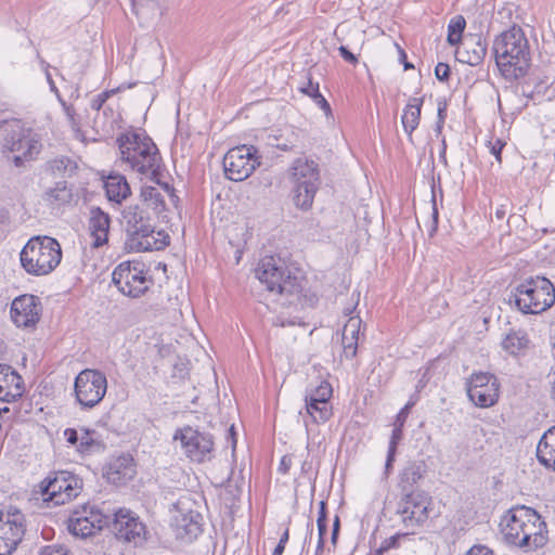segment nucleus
Listing matches in <instances>:
<instances>
[{
  "label": "nucleus",
  "mask_w": 555,
  "mask_h": 555,
  "mask_svg": "<svg viewBox=\"0 0 555 555\" xmlns=\"http://www.w3.org/2000/svg\"><path fill=\"white\" fill-rule=\"evenodd\" d=\"M500 527L504 542L526 553L537 551L547 542L546 524L542 516L525 505L511 507L503 515Z\"/></svg>",
  "instance_id": "1"
},
{
  "label": "nucleus",
  "mask_w": 555,
  "mask_h": 555,
  "mask_svg": "<svg viewBox=\"0 0 555 555\" xmlns=\"http://www.w3.org/2000/svg\"><path fill=\"white\" fill-rule=\"evenodd\" d=\"M42 149L39 135L22 119L0 120V153L2 159L14 168H24L37 159Z\"/></svg>",
  "instance_id": "2"
},
{
  "label": "nucleus",
  "mask_w": 555,
  "mask_h": 555,
  "mask_svg": "<svg viewBox=\"0 0 555 555\" xmlns=\"http://www.w3.org/2000/svg\"><path fill=\"white\" fill-rule=\"evenodd\" d=\"M492 52L498 67L507 78L518 79L530 66L528 40L520 27H512L495 38Z\"/></svg>",
  "instance_id": "3"
},
{
  "label": "nucleus",
  "mask_w": 555,
  "mask_h": 555,
  "mask_svg": "<svg viewBox=\"0 0 555 555\" xmlns=\"http://www.w3.org/2000/svg\"><path fill=\"white\" fill-rule=\"evenodd\" d=\"M122 217L127 224L125 246L130 251L163 250L170 244V236L165 231H158L154 236L155 225L146 208L141 205H130Z\"/></svg>",
  "instance_id": "4"
},
{
  "label": "nucleus",
  "mask_w": 555,
  "mask_h": 555,
  "mask_svg": "<svg viewBox=\"0 0 555 555\" xmlns=\"http://www.w3.org/2000/svg\"><path fill=\"white\" fill-rule=\"evenodd\" d=\"M120 159L133 171L156 179L162 156L153 140L144 133L127 132L117 138Z\"/></svg>",
  "instance_id": "5"
},
{
  "label": "nucleus",
  "mask_w": 555,
  "mask_h": 555,
  "mask_svg": "<svg viewBox=\"0 0 555 555\" xmlns=\"http://www.w3.org/2000/svg\"><path fill=\"white\" fill-rule=\"evenodd\" d=\"M257 279L269 292L299 299L304 291L302 280L294 274L279 256H264L256 268Z\"/></svg>",
  "instance_id": "6"
},
{
  "label": "nucleus",
  "mask_w": 555,
  "mask_h": 555,
  "mask_svg": "<svg viewBox=\"0 0 555 555\" xmlns=\"http://www.w3.org/2000/svg\"><path fill=\"white\" fill-rule=\"evenodd\" d=\"M519 311L538 314L550 309L555 302V287L544 276H529L515 287L509 295Z\"/></svg>",
  "instance_id": "7"
},
{
  "label": "nucleus",
  "mask_w": 555,
  "mask_h": 555,
  "mask_svg": "<svg viewBox=\"0 0 555 555\" xmlns=\"http://www.w3.org/2000/svg\"><path fill=\"white\" fill-rule=\"evenodd\" d=\"M60 243L49 236L31 237L21 251V263L25 271L33 275H46L61 262Z\"/></svg>",
  "instance_id": "8"
},
{
  "label": "nucleus",
  "mask_w": 555,
  "mask_h": 555,
  "mask_svg": "<svg viewBox=\"0 0 555 555\" xmlns=\"http://www.w3.org/2000/svg\"><path fill=\"white\" fill-rule=\"evenodd\" d=\"M144 268L145 264L140 261H124L114 269L112 282L125 296L139 298L153 284Z\"/></svg>",
  "instance_id": "9"
},
{
  "label": "nucleus",
  "mask_w": 555,
  "mask_h": 555,
  "mask_svg": "<svg viewBox=\"0 0 555 555\" xmlns=\"http://www.w3.org/2000/svg\"><path fill=\"white\" fill-rule=\"evenodd\" d=\"M396 515L400 524L410 532L423 526L429 518L433 504L431 496L425 493L399 494Z\"/></svg>",
  "instance_id": "10"
},
{
  "label": "nucleus",
  "mask_w": 555,
  "mask_h": 555,
  "mask_svg": "<svg viewBox=\"0 0 555 555\" xmlns=\"http://www.w3.org/2000/svg\"><path fill=\"white\" fill-rule=\"evenodd\" d=\"M107 391V379L99 370H82L75 378L74 392L82 410L98 405Z\"/></svg>",
  "instance_id": "11"
},
{
  "label": "nucleus",
  "mask_w": 555,
  "mask_h": 555,
  "mask_svg": "<svg viewBox=\"0 0 555 555\" xmlns=\"http://www.w3.org/2000/svg\"><path fill=\"white\" fill-rule=\"evenodd\" d=\"M261 164L258 150L254 145H238L227 152L223 157L225 177L231 181L247 179Z\"/></svg>",
  "instance_id": "12"
},
{
  "label": "nucleus",
  "mask_w": 555,
  "mask_h": 555,
  "mask_svg": "<svg viewBox=\"0 0 555 555\" xmlns=\"http://www.w3.org/2000/svg\"><path fill=\"white\" fill-rule=\"evenodd\" d=\"M112 518L107 527L115 534L117 540L142 546L147 540V529L145 524L132 511L119 508L111 513Z\"/></svg>",
  "instance_id": "13"
},
{
  "label": "nucleus",
  "mask_w": 555,
  "mask_h": 555,
  "mask_svg": "<svg viewBox=\"0 0 555 555\" xmlns=\"http://www.w3.org/2000/svg\"><path fill=\"white\" fill-rule=\"evenodd\" d=\"M26 532L25 515L10 506L0 509V555H11Z\"/></svg>",
  "instance_id": "14"
},
{
  "label": "nucleus",
  "mask_w": 555,
  "mask_h": 555,
  "mask_svg": "<svg viewBox=\"0 0 555 555\" xmlns=\"http://www.w3.org/2000/svg\"><path fill=\"white\" fill-rule=\"evenodd\" d=\"M82 488V480L76 475L60 470L42 481V493L56 505L65 504L75 499Z\"/></svg>",
  "instance_id": "15"
},
{
  "label": "nucleus",
  "mask_w": 555,
  "mask_h": 555,
  "mask_svg": "<svg viewBox=\"0 0 555 555\" xmlns=\"http://www.w3.org/2000/svg\"><path fill=\"white\" fill-rule=\"evenodd\" d=\"M173 439L181 441L185 455L193 462L203 463L214 456V440L208 433L186 426L177 430Z\"/></svg>",
  "instance_id": "16"
},
{
  "label": "nucleus",
  "mask_w": 555,
  "mask_h": 555,
  "mask_svg": "<svg viewBox=\"0 0 555 555\" xmlns=\"http://www.w3.org/2000/svg\"><path fill=\"white\" fill-rule=\"evenodd\" d=\"M466 391L476 406L490 408L499 400L500 383L490 373H474L466 383Z\"/></svg>",
  "instance_id": "17"
},
{
  "label": "nucleus",
  "mask_w": 555,
  "mask_h": 555,
  "mask_svg": "<svg viewBox=\"0 0 555 555\" xmlns=\"http://www.w3.org/2000/svg\"><path fill=\"white\" fill-rule=\"evenodd\" d=\"M189 505V498H181L175 504L179 512L175 518L176 537L184 543L194 541L203 531L202 514Z\"/></svg>",
  "instance_id": "18"
},
{
  "label": "nucleus",
  "mask_w": 555,
  "mask_h": 555,
  "mask_svg": "<svg viewBox=\"0 0 555 555\" xmlns=\"http://www.w3.org/2000/svg\"><path fill=\"white\" fill-rule=\"evenodd\" d=\"M64 438L83 457L103 452L106 449L101 435L95 429L86 426L66 428L64 430Z\"/></svg>",
  "instance_id": "19"
},
{
  "label": "nucleus",
  "mask_w": 555,
  "mask_h": 555,
  "mask_svg": "<svg viewBox=\"0 0 555 555\" xmlns=\"http://www.w3.org/2000/svg\"><path fill=\"white\" fill-rule=\"evenodd\" d=\"M11 319L17 327H34L41 317L39 297L25 294L16 297L11 305Z\"/></svg>",
  "instance_id": "20"
},
{
  "label": "nucleus",
  "mask_w": 555,
  "mask_h": 555,
  "mask_svg": "<svg viewBox=\"0 0 555 555\" xmlns=\"http://www.w3.org/2000/svg\"><path fill=\"white\" fill-rule=\"evenodd\" d=\"M426 473L427 465L424 461L408 462L399 474V494L425 493L418 489V482L424 479Z\"/></svg>",
  "instance_id": "21"
},
{
  "label": "nucleus",
  "mask_w": 555,
  "mask_h": 555,
  "mask_svg": "<svg viewBox=\"0 0 555 555\" xmlns=\"http://www.w3.org/2000/svg\"><path fill=\"white\" fill-rule=\"evenodd\" d=\"M487 41L482 36L469 34L465 36L462 46L456 50L460 62L470 66L479 65L487 54Z\"/></svg>",
  "instance_id": "22"
},
{
  "label": "nucleus",
  "mask_w": 555,
  "mask_h": 555,
  "mask_svg": "<svg viewBox=\"0 0 555 555\" xmlns=\"http://www.w3.org/2000/svg\"><path fill=\"white\" fill-rule=\"evenodd\" d=\"M22 376L8 364H0V400L13 402L23 396Z\"/></svg>",
  "instance_id": "23"
},
{
  "label": "nucleus",
  "mask_w": 555,
  "mask_h": 555,
  "mask_svg": "<svg viewBox=\"0 0 555 555\" xmlns=\"http://www.w3.org/2000/svg\"><path fill=\"white\" fill-rule=\"evenodd\" d=\"M135 474L133 459L129 454H122L109 462L104 476L108 482L120 486L133 479Z\"/></svg>",
  "instance_id": "24"
},
{
  "label": "nucleus",
  "mask_w": 555,
  "mask_h": 555,
  "mask_svg": "<svg viewBox=\"0 0 555 555\" xmlns=\"http://www.w3.org/2000/svg\"><path fill=\"white\" fill-rule=\"evenodd\" d=\"M111 218L107 212L100 207H91L89 218V229L94 237L93 246L99 247L107 242Z\"/></svg>",
  "instance_id": "25"
},
{
  "label": "nucleus",
  "mask_w": 555,
  "mask_h": 555,
  "mask_svg": "<svg viewBox=\"0 0 555 555\" xmlns=\"http://www.w3.org/2000/svg\"><path fill=\"white\" fill-rule=\"evenodd\" d=\"M106 197L109 202L121 204L131 195V189L127 179L119 173H111L104 180Z\"/></svg>",
  "instance_id": "26"
},
{
  "label": "nucleus",
  "mask_w": 555,
  "mask_h": 555,
  "mask_svg": "<svg viewBox=\"0 0 555 555\" xmlns=\"http://www.w3.org/2000/svg\"><path fill=\"white\" fill-rule=\"evenodd\" d=\"M292 175L296 184L320 185V171L318 164L313 160L298 158L292 167Z\"/></svg>",
  "instance_id": "27"
},
{
  "label": "nucleus",
  "mask_w": 555,
  "mask_h": 555,
  "mask_svg": "<svg viewBox=\"0 0 555 555\" xmlns=\"http://www.w3.org/2000/svg\"><path fill=\"white\" fill-rule=\"evenodd\" d=\"M537 459L545 468L555 472V425L550 427L539 440Z\"/></svg>",
  "instance_id": "28"
},
{
  "label": "nucleus",
  "mask_w": 555,
  "mask_h": 555,
  "mask_svg": "<svg viewBox=\"0 0 555 555\" xmlns=\"http://www.w3.org/2000/svg\"><path fill=\"white\" fill-rule=\"evenodd\" d=\"M424 98H410L408 104L403 108L401 124L404 132L408 134L410 142L413 141V131L418 127Z\"/></svg>",
  "instance_id": "29"
},
{
  "label": "nucleus",
  "mask_w": 555,
  "mask_h": 555,
  "mask_svg": "<svg viewBox=\"0 0 555 555\" xmlns=\"http://www.w3.org/2000/svg\"><path fill=\"white\" fill-rule=\"evenodd\" d=\"M104 527L106 526L98 524L93 520H89L87 516L76 515V509L72 512L67 524L68 531L73 535L82 539L94 534L96 531L102 530Z\"/></svg>",
  "instance_id": "30"
},
{
  "label": "nucleus",
  "mask_w": 555,
  "mask_h": 555,
  "mask_svg": "<svg viewBox=\"0 0 555 555\" xmlns=\"http://www.w3.org/2000/svg\"><path fill=\"white\" fill-rule=\"evenodd\" d=\"M143 207L152 209L155 216L160 215L166 209L164 196L152 185H143L140 193Z\"/></svg>",
  "instance_id": "31"
},
{
  "label": "nucleus",
  "mask_w": 555,
  "mask_h": 555,
  "mask_svg": "<svg viewBox=\"0 0 555 555\" xmlns=\"http://www.w3.org/2000/svg\"><path fill=\"white\" fill-rule=\"evenodd\" d=\"M73 198V189L67 185L66 181H59L54 188L47 190L43 194V199L55 206H63L68 204Z\"/></svg>",
  "instance_id": "32"
},
{
  "label": "nucleus",
  "mask_w": 555,
  "mask_h": 555,
  "mask_svg": "<svg viewBox=\"0 0 555 555\" xmlns=\"http://www.w3.org/2000/svg\"><path fill=\"white\" fill-rule=\"evenodd\" d=\"M299 91L309 98L318 105L327 118H333V113L330 103L321 94L319 89V82H313L311 77H307V82L299 87Z\"/></svg>",
  "instance_id": "33"
},
{
  "label": "nucleus",
  "mask_w": 555,
  "mask_h": 555,
  "mask_svg": "<svg viewBox=\"0 0 555 555\" xmlns=\"http://www.w3.org/2000/svg\"><path fill=\"white\" fill-rule=\"evenodd\" d=\"M318 189L319 185H314L313 183L306 185L296 184L294 189L295 205L302 210L311 208Z\"/></svg>",
  "instance_id": "34"
},
{
  "label": "nucleus",
  "mask_w": 555,
  "mask_h": 555,
  "mask_svg": "<svg viewBox=\"0 0 555 555\" xmlns=\"http://www.w3.org/2000/svg\"><path fill=\"white\" fill-rule=\"evenodd\" d=\"M48 166L53 176L61 178H70L78 170L77 163L66 156L52 159Z\"/></svg>",
  "instance_id": "35"
},
{
  "label": "nucleus",
  "mask_w": 555,
  "mask_h": 555,
  "mask_svg": "<svg viewBox=\"0 0 555 555\" xmlns=\"http://www.w3.org/2000/svg\"><path fill=\"white\" fill-rule=\"evenodd\" d=\"M529 339L521 331H511L502 340V348L508 353L516 356L528 347Z\"/></svg>",
  "instance_id": "36"
},
{
  "label": "nucleus",
  "mask_w": 555,
  "mask_h": 555,
  "mask_svg": "<svg viewBox=\"0 0 555 555\" xmlns=\"http://www.w3.org/2000/svg\"><path fill=\"white\" fill-rule=\"evenodd\" d=\"M306 410L309 417L315 424H322L330 420L332 416V406L330 404H320L311 398H306Z\"/></svg>",
  "instance_id": "37"
},
{
  "label": "nucleus",
  "mask_w": 555,
  "mask_h": 555,
  "mask_svg": "<svg viewBox=\"0 0 555 555\" xmlns=\"http://www.w3.org/2000/svg\"><path fill=\"white\" fill-rule=\"evenodd\" d=\"M466 27V21L462 15H455L448 25L447 41L450 46H457L463 37Z\"/></svg>",
  "instance_id": "38"
},
{
  "label": "nucleus",
  "mask_w": 555,
  "mask_h": 555,
  "mask_svg": "<svg viewBox=\"0 0 555 555\" xmlns=\"http://www.w3.org/2000/svg\"><path fill=\"white\" fill-rule=\"evenodd\" d=\"M76 515L87 516L89 520H93L105 526L109 525L112 518L111 513H105L102 508L89 504L82 505L80 508L76 509Z\"/></svg>",
  "instance_id": "39"
},
{
  "label": "nucleus",
  "mask_w": 555,
  "mask_h": 555,
  "mask_svg": "<svg viewBox=\"0 0 555 555\" xmlns=\"http://www.w3.org/2000/svg\"><path fill=\"white\" fill-rule=\"evenodd\" d=\"M332 393L333 389L331 384L323 380L310 395H307L306 398H311L314 402L320 404H330Z\"/></svg>",
  "instance_id": "40"
},
{
  "label": "nucleus",
  "mask_w": 555,
  "mask_h": 555,
  "mask_svg": "<svg viewBox=\"0 0 555 555\" xmlns=\"http://www.w3.org/2000/svg\"><path fill=\"white\" fill-rule=\"evenodd\" d=\"M327 505L325 501H320L317 518L318 537L325 538L327 533Z\"/></svg>",
  "instance_id": "41"
},
{
  "label": "nucleus",
  "mask_w": 555,
  "mask_h": 555,
  "mask_svg": "<svg viewBox=\"0 0 555 555\" xmlns=\"http://www.w3.org/2000/svg\"><path fill=\"white\" fill-rule=\"evenodd\" d=\"M362 320L359 317H350L346 322L343 334L348 339L359 338L361 333Z\"/></svg>",
  "instance_id": "42"
},
{
  "label": "nucleus",
  "mask_w": 555,
  "mask_h": 555,
  "mask_svg": "<svg viewBox=\"0 0 555 555\" xmlns=\"http://www.w3.org/2000/svg\"><path fill=\"white\" fill-rule=\"evenodd\" d=\"M359 338L348 339L341 334L343 353L346 359H353L357 356Z\"/></svg>",
  "instance_id": "43"
},
{
  "label": "nucleus",
  "mask_w": 555,
  "mask_h": 555,
  "mask_svg": "<svg viewBox=\"0 0 555 555\" xmlns=\"http://www.w3.org/2000/svg\"><path fill=\"white\" fill-rule=\"evenodd\" d=\"M162 177H163V169H162V167H159L157 178L150 179V180L155 182L156 184H158L165 192H167L172 203L178 202L179 197L175 193V188L169 182L162 181Z\"/></svg>",
  "instance_id": "44"
},
{
  "label": "nucleus",
  "mask_w": 555,
  "mask_h": 555,
  "mask_svg": "<svg viewBox=\"0 0 555 555\" xmlns=\"http://www.w3.org/2000/svg\"><path fill=\"white\" fill-rule=\"evenodd\" d=\"M269 144L275 146L281 151H292L295 147V142L293 140H281V135H269Z\"/></svg>",
  "instance_id": "45"
},
{
  "label": "nucleus",
  "mask_w": 555,
  "mask_h": 555,
  "mask_svg": "<svg viewBox=\"0 0 555 555\" xmlns=\"http://www.w3.org/2000/svg\"><path fill=\"white\" fill-rule=\"evenodd\" d=\"M37 59L39 60L40 64L42 65V67L44 69L46 78H47V81L49 83L50 90L53 93H55L57 100L62 99L61 94L59 92V89L56 88L55 82L52 79V76H51V74L49 72L50 65L40 56L39 52H37Z\"/></svg>",
  "instance_id": "46"
},
{
  "label": "nucleus",
  "mask_w": 555,
  "mask_h": 555,
  "mask_svg": "<svg viewBox=\"0 0 555 555\" xmlns=\"http://www.w3.org/2000/svg\"><path fill=\"white\" fill-rule=\"evenodd\" d=\"M403 437V427H399L397 425H393V429L391 433L388 450L397 452L398 444L402 440Z\"/></svg>",
  "instance_id": "47"
},
{
  "label": "nucleus",
  "mask_w": 555,
  "mask_h": 555,
  "mask_svg": "<svg viewBox=\"0 0 555 555\" xmlns=\"http://www.w3.org/2000/svg\"><path fill=\"white\" fill-rule=\"evenodd\" d=\"M112 92L113 91H104V92H101L100 94L95 95L90 102L91 108L94 111H100L103 107L104 103L111 96Z\"/></svg>",
  "instance_id": "48"
},
{
  "label": "nucleus",
  "mask_w": 555,
  "mask_h": 555,
  "mask_svg": "<svg viewBox=\"0 0 555 555\" xmlns=\"http://www.w3.org/2000/svg\"><path fill=\"white\" fill-rule=\"evenodd\" d=\"M39 555H69V552L64 545H48L41 550Z\"/></svg>",
  "instance_id": "49"
},
{
  "label": "nucleus",
  "mask_w": 555,
  "mask_h": 555,
  "mask_svg": "<svg viewBox=\"0 0 555 555\" xmlns=\"http://www.w3.org/2000/svg\"><path fill=\"white\" fill-rule=\"evenodd\" d=\"M435 76L439 81H447L450 77V66L447 63H438L435 67Z\"/></svg>",
  "instance_id": "50"
},
{
  "label": "nucleus",
  "mask_w": 555,
  "mask_h": 555,
  "mask_svg": "<svg viewBox=\"0 0 555 555\" xmlns=\"http://www.w3.org/2000/svg\"><path fill=\"white\" fill-rule=\"evenodd\" d=\"M408 533H409V531H408V532H405V533H402V534L397 533V534H395V535H391V537H389V538L385 539V540L382 542V544H380V545L384 547V550H385L386 552H387V551H389L390 548H396V547H398V546H399V541H400V539H401L402 537L406 535Z\"/></svg>",
  "instance_id": "51"
},
{
  "label": "nucleus",
  "mask_w": 555,
  "mask_h": 555,
  "mask_svg": "<svg viewBox=\"0 0 555 555\" xmlns=\"http://www.w3.org/2000/svg\"><path fill=\"white\" fill-rule=\"evenodd\" d=\"M59 102L61 103L62 107L64 108V112L73 127L78 125V121L76 119V111L73 105H69L64 101L63 99H60Z\"/></svg>",
  "instance_id": "52"
},
{
  "label": "nucleus",
  "mask_w": 555,
  "mask_h": 555,
  "mask_svg": "<svg viewBox=\"0 0 555 555\" xmlns=\"http://www.w3.org/2000/svg\"><path fill=\"white\" fill-rule=\"evenodd\" d=\"M413 404L412 403H408L405 404L400 411L399 413L397 414L396 416V420H395V423L393 425H397L399 427H403L404 426V423L408 418V415H409V411L411 409Z\"/></svg>",
  "instance_id": "53"
},
{
  "label": "nucleus",
  "mask_w": 555,
  "mask_h": 555,
  "mask_svg": "<svg viewBox=\"0 0 555 555\" xmlns=\"http://www.w3.org/2000/svg\"><path fill=\"white\" fill-rule=\"evenodd\" d=\"M340 531V518L338 515H335L333 527H332V534H331V543L335 547L337 545L338 537Z\"/></svg>",
  "instance_id": "54"
},
{
  "label": "nucleus",
  "mask_w": 555,
  "mask_h": 555,
  "mask_svg": "<svg viewBox=\"0 0 555 555\" xmlns=\"http://www.w3.org/2000/svg\"><path fill=\"white\" fill-rule=\"evenodd\" d=\"M338 51H339L340 56L346 62L353 64V65L358 63L357 56L347 47L340 46Z\"/></svg>",
  "instance_id": "55"
},
{
  "label": "nucleus",
  "mask_w": 555,
  "mask_h": 555,
  "mask_svg": "<svg viewBox=\"0 0 555 555\" xmlns=\"http://www.w3.org/2000/svg\"><path fill=\"white\" fill-rule=\"evenodd\" d=\"M447 117V103L446 102H439L438 103V121H437V128L440 130L442 125L444 124Z\"/></svg>",
  "instance_id": "56"
},
{
  "label": "nucleus",
  "mask_w": 555,
  "mask_h": 555,
  "mask_svg": "<svg viewBox=\"0 0 555 555\" xmlns=\"http://www.w3.org/2000/svg\"><path fill=\"white\" fill-rule=\"evenodd\" d=\"M466 555H494L493 551L485 545H475L473 546Z\"/></svg>",
  "instance_id": "57"
},
{
  "label": "nucleus",
  "mask_w": 555,
  "mask_h": 555,
  "mask_svg": "<svg viewBox=\"0 0 555 555\" xmlns=\"http://www.w3.org/2000/svg\"><path fill=\"white\" fill-rule=\"evenodd\" d=\"M431 218H433V225H431V230H430V236H433L435 234V232L437 231V229H438V219H439V212H438V208H437V205H436L435 195L433 196Z\"/></svg>",
  "instance_id": "58"
},
{
  "label": "nucleus",
  "mask_w": 555,
  "mask_h": 555,
  "mask_svg": "<svg viewBox=\"0 0 555 555\" xmlns=\"http://www.w3.org/2000/svg\"><path fill=\"white\" fill-rule=\"evenodd\" d=\"M505 143L500 139H496L494 143H491V153L495 156L496 160L501 163V153Z\"/></svg>",
  "instance_id": "59"
},
{
  "label": "nucleus",
  "mask_w": 555,
  "mask_h": 555,
  "mask_svg": "<svg viewBox=\"0 0 555 555\" xmlns=\"http://www.w3.org/2000/svg\"><path fill=\"white\" fill-rule=\"evenodd\" d=\"M396 453L395 451H387V457H386V463H385V475L386 477H388L389 475V472L392 469V465H393V462H395V457H396Z\"/></svg>",
  "instance_id": "60"
},
{
  "label": "nucleus",
  "mask_w": 555,
  "mask_h": 555,
  "mask_svg": "<svg viewBox=\"0 0 555 555\" xmlns=\"http://www.w3.org/2000/svg\"><path fill=\"white\" fill-rule=\"evenodd\" d=\"M291 463L292 461L288 456H283L280 463L279 470L283 474H286L289 469Z\"/></svg>",
  "instance_id": "61"
},
{
  "label": "nucleus",
  "mask_w": 555,
  "mask_h": 555,
  "mask_svg": "<svg viewBox=\"0 0 555 555\" xmlns=\"http://www.w3.org/2000/svg\"><path fill=\"white\" fill-rule=\"evenodd\" d=\"M236 433L234 430V426L232 425L229 429H228V439L231 440V443H232V448L233 450L235 449L236 447Z\"/></svg>",
  "instance_id": "62"
},
{
  "label": "nucleus",
  "mask_w": 555,
  "mask_h": 555,
  "mask_svg": "<svg viewBox=\"0 0 555 555\" xmlns=\"http://www.w3.org/2000/svg\"><path fill=\"white\" fill-rule=\"evenodd\" d=\"M324 547H325V538H319L318 537V544H317V548H315V554L314 555H322V553L324 551Z\"/></svg>",
  "instance_id": "63"
},
{
  "label": "nucleus",
  "mask_w": 555,
  "mask_h": 555,
  "mask_svg": "<svg viewBox=\"0 0 555 555\" xmlns=\"http://www.w3.org/2000/svg\"><path fill=\"white\" fill-rule=\"evenodd\" d=\"M506 212H507V211H506V207H505V205H501V206H500V207H498V208H496V210H495V217H496V219H499V220L504 219V218H505V216H506Z\"/></svg>",
  "instance_id": "64"
}]
</instances>
